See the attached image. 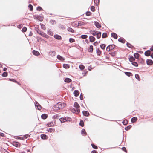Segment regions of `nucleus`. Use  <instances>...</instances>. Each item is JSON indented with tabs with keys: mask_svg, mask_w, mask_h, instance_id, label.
Returning <instances> with one entry per match:
<instances>
[{
	"mask_svg": "<svg viewBox=\"0 0 153 153\" xmlns=\"http://www.w3.org/2000/svg\"><path fill=\"white\" fill-rule=\"evenodd\" d=\"M137 120L138 119L137 117H134L131 118V123H134L136 122L137 121Z\"/></svg>",
	"mask_w": 153,
	"mask_h": 153,
	"instance_id": "23",
	"label": "nucleus"
},
{
	"mask_svg": "<svg viewBox=\"0 0 153 153\" xmlns=\"http://www.w3.org/2000/svg\"><path fill=\"white\" fill-rule=\"evenodd\" d=\"M59 120L61 123H63L67 121H71V119L68 117H61L59 119Z\"/></svg>",
	"mask_w": 153,
	"mask_h": 153,
	"instance_id": "1",
	"label": "nucleus"
},
{
	"mask_svg": "<svg viewBox=\"0 0 153 153\" xmlns=\"http://www.w3.org/2000/svg\"><path fill=\"white\" fill-rule=\"evenodd\" d=\"M131 62V64L135 67H137L138 66V64L136 62L133 61V62Z\"/></svg>",
	"mask_w": 153,
	"mask_h": 153,
	"instance_id": "41",
	"label": "nucleus"
},
{
	"mask_svg": "<svg viewBox=\"0 0 153 153\" xmlns=\"http://www.w3.org/2000/svg\"><path fill=\"white\" fill-rule=\"evenodd\" d=\"M54 38L56 39L61 40L62 39L61 36L58 34H56L54 35Z\"/></svg>",
	"mask_w": 153,
	"mask_h": 153,
	"instance_id": "19",
	"label": "nucleus"
},
{
	"mask_svg": "<svg viewBox=\"0 0 153 153\" xmlns=\"http://www.w3.org/2000/svg\"><path fill=\"white\" fill-rule=\"evenodd\" d=\"M106 45L105 44H101L100 45V46L101 49L102 50H104L105 48Z\"/></svg>",
	"mask_w": 153,
	"mask_h": 153,
	"instance_id": "37",
	"label": "nucleus"
},
{
	"mask_svg": "<svg viewBox=\"0 0 153 153\" xmlns=\"http://www.w3.org/2000/svg\"><path fill=\"white\" fill-rule=\"evenodd\" d=\"M67 30L69 32H70L71 33L74 32V30L71 27H69L67 28Z\"/></svg>",
	"mask_w": 153,
	"mask_h": 153,
	"instance_id": "58",
	"label": "nucleus"
},
{
	"mask_svg": "<svg viewBox=\"0 0 153 153\" xmlns=\"http://www.w3.org/2000/svg\"><path fill=\"white\" fill-rule=\"evenodd\" d=\"M11 144L13 146L16 147H19L21 146V144L17 141H13Z\"/></svg>",
	"mask_w": 153,
	"mask_h": 153,
	"instance_id": "3",
	"label": "nucleus"
},
{
	"mask_svg": "<svg viewBox=\"0 0 153 153\" xmlns=\"http://www.w3.org/2000/svg\"><path fill=\"white\" fill-rule=\"evenodd\" d=\"M15 137H15V138L16 139H20L23 140V137H19V136H15Z\"/></svg>",
	"mask_w": 153,
	"mask_h": 153,
	"instance_id": "64",
	"label": "nucleus"
},
{
	"mask_svg": "<svg viewBox=\"0 0 153 153\" xmlns=\"http://www.w3.org/2000/svg\"><path fill=\"white\" fill-rule=\"evenodd\" d=\"M126 45L127 47L130 48H132L134 47V46L131 44L127 42L126 43Z\"/></svg>",
	"mask_w": 153,
	"mask_h": 153,
	"instance_id": "30",
	"label": "nucleus"
},
{
	"mask_svg": "<svg viewBox=\"0 0 153 153\" xmlns=\"http://www.w3.org/2000/svg\"><path fill=\"white\" fill-rule=\"evenodd\" d=\"M134 56L131 55H129L128 56V59L129 60L130 62H132V60L133 59V58Z\"/></svg>",
	"mask_w": 153,
	"mask_h": 153,
	"instance_id": "51",
	"label": "nucleus"
},
{
	"mask_svg": "<svg viewBox=\"0 0 153 153\" xmlns=\"http://www.w3.org/2000/svg\"><path fill=\"white\" fill-rule=\"evenodd\" d=\"M34 104L36 108L38 107H39L40 108H41V105L37 102H35L34 103Z\"/></svg>",
	"mask_w": 153,
	"mask_h": 153,
	"instance_id": "52",
	"label": "nucleus"
},
{
	"mask_svg": "<svg viewBox=\"0 0 153 153\" xmlns=\"http://www.w3.org/2000/svg\"><path fill=\"white\" fill-rule=\"evenodd\" d=\"M30 137V135L28 134H25L23 136V140L24 139H27Z\"/></svg>",
	"mask_w": 153,
	"mask_h": 153,
	"instance_id": "53",
	"label": "nucleus"
},
{
	"mask_svg": "<svg viewBox=\"0 0 153 153\" xmlns=\"http://www.w3.org/2000/svg\"><path fill=\"white\" fill-rule=\"evenodd\" d=\"M81 133L83 136H85L87 134V133L84 129H82L81 131Z\"/></svg>",
	"mask_w": 153,
	"mask_h": 153,
	"instance_id": "27",
	"label": "nucleus"
},
{
	"mask_svg": "<svg viewBox=\"0 0 153 153\" xmlns=\"http://www.w3.org/2000/svg\"><path fill=\"white\" fill-rule=\"evenodd\" d=\"M132 127V126L131 125H129L125 128V130L126 131H128L130 130Z\"/></svg>",
	"mask_w": 153,
	"mask_h": 153,
	"instance_id": "39",
	"label": "nucleus"
},
{
	"mask_svg": "<svg viewBox=\"0 0 153 153\" xmlns=\"http://www.w3.org/2000/svg\"><path fill=\"white\" fill-rule=\"evenodd\" d=\"M49 53H50L51 56H53L55 55L56 52L55 51H52L50 52Z\"/></svg>",
	"mask_w": 153,
	"mask_h": 153,
	"instance_id": "55",
	"label": "nucleus"
},
{
	"mask_svg": "<svg viewBox=\"0 0 153 153\" xmlns=\"http://www.w3.org/2000/svg\"><path fill=\"white\" fill-rule=\"evenodd\" d=\"M57 58L62 61H63L65 59V58L59 55H58L57 56Z\"/></svg>",
	"mask_w": 153,
	"mask_h": 153,
	"instance_id": "20",
	"label": "nucleus"
},
{
	"mask_svg": "<svg viewBox=\"0 0 153 153\" xmlns=\"http://www.w3.org/2000/svg\"><path fill=\"white\" fill-rule=\"evenodd\" d=\"M37 16L38 17V20L40 21H43L44 19V16L42 14L38 15H37Z\"/></svg>",
	"mask_w": 153,
	"mask_h": 153,
	"instance_id": "8",
	"label": "nucleus"
},
{
	"mask_svg": "<svg viewBox=\"0 0 153 153\" xmlns=\"http://www.w3.org/2000/svg\"><path fill=\"white\" fill-rule=\"evenodd\" d=\"M57 103L58 104L59 110L64 108L66 105V104L64 102H59Z\"/></svg>",
	"mask_w": 153,
	"mask_h": 153,
	"instance_id": "2",
	"label": "nucleus"
},
{
	"mask_svg": "<svg viewBox=\"0 0 153 153\" xmlns=\"http://www.w3.org/2000/svg\"><path fill=\"white\" fill-rule=\"evenodd\" d=\"M117 50H116L113 52H110L109 53V54L113 57H114L116 56L117 53Z\"/></svg>",
	"mask_w": 153,
	"mask_h": 153,
	"instance_id": "15",
	"label": "nucleus"
},
{
	"mask_svg": "<svg viewBox=\"0 0 153 153\" xmlns=\"http://www.w3.org/2000/svg\"><path fill=\"white\" fill-rule=\"evenodd\" d=\"M118 41L123 44H124L126 41V40L123 37H120L118 39Z\"/></svg>",
	"mask_w": 153,
	"mask_h": 153,
	"instance_id": "14",
	"label": "nucleus"
},
{
	"mask_svg": "<svg viewBox=\"0 0 153 153\" xmlns=\"http://www.w3.org/2000/svg\"><path fill=\"white\" fill-rule=\"evenodd\" d=\"M32 53L33 55L37 56H39L40 54L39 52L35 50H33L32 51Z\"/></svg>",
	"mask_w": 153,
	"mask_h": 153,
	"instance_id": "17",
	"label": "nucleus"
},
{
	"mask_svg": "<svg viewBox=\"0 0 153 153\" xmlns=\"http://www.w3.org/2000/svg\"><path fill=\"white\" fill-rule=\"evenodd\" d=\"M111 37L115 39H117L118 37L117 34L114 32H113L111 33Z\"/></svg>",
	"mask_w": 153,
	"mask_h": 153,
	"instance_id": "21",
	"label": "nucleus"
},
{
	"mask_svg": "<svg viewBox=\"0 0 153 153\" xmlns=\"http://www.w3.org/2000/svg\"><path fill=\"white\" fill-rule=\"evenodd\" d=\"M125 74L128 76H133V74H132L130 72H124Z\"/></svg>",
	"mask_w": 153,
	"mask_h": 153,
	"instance_id": "29",
	"label": "nucleus"
},
{
	"mask_svg": "<svg viewBox=\"0 0 153 153\" xmlns=\"http://www.w3.org/2000/svg\"><path fill=\"white\" fill-rule=\"evenodd\" d=\"M93 45H91L88 47L87 51L88 52L92 53L93 52Z\"/></svg>",
	"mask_w": 153,
	"mask_h": 153,
	"instance_id": "6",
	"label": "nucleus"
},
{
	"mask_svg": "<svg viewBox=\"0 0 153 153\" xmlns=\"http://www.w3.org/2000/svg\"><path fill=\"white\" fill-rule=\"evenodd\" d=\"M79 124V126H81L83 127L84 126V122L83 120H82L80 119V123Z\"/></svg>",
	"mask_w": 153,
	"mask_h": 153,
	"instance_id": "36",
	"label": "nucleus"
},
{
	"mask_svg": "<svg viewBox=\"0 0 153 153\" xmlns=\"http://www.w3.org/2000/svg\"><path fill=\"white\" fill-rule=\"evenodd\" d=\"M8 73L6 71L3 72L1 74V76L4 77H6L8 76Z\"/></svg>",
	"mask_w": 153,
	"mask_h": 153,
	"instance_id": "43",
	"label": "nucleus"
},
{
	"mask_svg": "<svg viewBox=\"0 0 153 153\" xmlns=\"http://www.w3.org/2000/svg\"><path fill=\"white\" fill-rule=\"evenodd\" d=\"M83 115L85 117H88L90 115V114L87 111L83 110L82 111Z\"/></svg>",
	"mask_w": 153,
	"mask_h": 153,
	"instance_id": "13",
	"label": "nucleus"
},
{
	"mask_svg": "<svg viewBox=\"0 0 153 153\" xmlns=\"http://www.w3.org/2000/svg\"><path fill=\"white\" fill-rule=\"evenodd\" d=\"M69 41L71 43H72L75 42V40L72 38H70L69 39Z\"/></svg>",
	"mask_w": 153,
	"mask_h": 153,
	"instance_id": "57",
	"label": "nucleus"
},
{
	"mask_svg": "<svg viewBox=\"0 0 153 153\" xmlns=\"http://www.w3.org/2000/svg\"><path fill=\"white\" fill-rule=\"evenodd\" d=\"M109 46L111 48V50H112L115 49V47L116 46L114 44H110Z\"/></svg>",
	"mask_w": 153,
	"mask_h": 153,
	"instance_id": "44",
	"label": "nucleus"
},
{
	"mask_svg": "<svg viewBox=\"0 0 153 153\" xmlns=\"http://www.w3.org/2000/svg\"><path fill=\"white\" fill-rule=\"evenodd\" d=\"M40 25L41 28L42 29H43V30H45L46 29V27L44 24L40 23Z\"/></svg>",
	"mask_w": 153,
	"mask_h": 153,
	"instance_id": "45",
	"label": "nucleus"
},
{
	"mask_svg": "<svg viewBox=\"0 0 153 153\" xmlns=\"http://www.w3.org/2000/svg\"><path fill=\"white\" fill-rule=\"evenodd\" d=\"M108 36L107 33L106 32H104L103 33L102 35V38H105L107 37Z\"/></svg>",
	"mask_w": 153,
	"mask_h": 153,
	"instance_id": "50",
	"label": "nucleus"
},
{
	"mask_svg": "<svg viewBox=\"0 0 153 153\" xmlns=\"http://www.w3.org/2000/svg\"><path fill=\"white\" fill-rule=\"evenodd\" d=\"M146 64L148 65H151L153 64V61L152 59H147L146 60Z\"/></svg>",
	"mask_w": 153,
	"mask_h": 153,
	"instance_id": "7",
	"label": "nucleus"
},
{
	"mask_svg": "<svg viewBox=\"0 0 153 153\" xmlns=\"http://www.w3.org/2000/svg\"><path fill=\"white\" fill-rule=\"evenodd\" d=\"M71 81V80L69 78L66 77L64 79V81L66 83H69Z\"/></svg>",
	"mask_w": 153,
	"mask_h": 153,
	"instance_id": "28",
	"label": "nucleus"
},
{
	"mask_svg": "<svg viewBox=\"0 0 153 153\" xmlns=\"http://www.w3.org/2000/svg\"><path fill=\"white\" fill-rule=\"evenodd\" d=\"M63 67L65 69H68L69 68L70 66L68 64H63Z\"/></svg>",
	"mask_w": 153,
	"mask_h": 153,
	"instance_id": "33",
	"label": "nucleus"
},
{
	"mask_svg": "<svg viewBox=\"0 0 153 153\" xmlns=\"http://www.w3.org/2000/svg\"><path fill=\"white\" fill-rule=\"evenodd\" d=\"M59 106H58V104L56 103L55 105L53 106L52 107V108L54 111H57L59 110Z\"/></svg>",
	"mask_w": 153,
	"mask_h": 153,
	"instance_id": "12",
	"label": "nucleus"
},
{
	"mask_svg": "<svg viewBox=\"0 0 153 153\" xmlns=\"http://www.w3.org/2000/svg\"><path fill=\"white\" fill-rule=\"evenodd\" d=\"M9 81L14 82L15 83H17L18 85H20V83L17 81L15 79L13 78H9Z\"/></svg>",
	"mask_w": 153,
	"mask_h": 153,
	"instance_id": "16",
	"label": "nucleus"
},
{
	"mask_svg": "<svg viewBox=\"0 0 153 153\" xmlns=\"http://www.w3.org/2000/svg\"><path fill=\"white\" fill-rule=\"evenodd\" d=\"M28 7L29 8V10L30 11H32L33 10V7L31 4H29L28 5Z\"/></svg>",
	"mask_w": 153,
	"mask_h": 153,
	"instance_id": "48",
	"label": "nucleus"
},
{
	"mask_svg": "<svg viewBox=\"0 0 153 153\" xmlns=\"http://www.w3.org/2000/svg\"><path fill=\"white\" fill-rule=\"evenodd\" d=\"M79 91L77 90H75L73 92V94L76 97H78L79 94Z\"/></svg>",
	"mask_w": 153,
	"mask_h": 153,
	"instance_id": "18",
	"label": "nucleus"
},
{
	"mask_svg": "<svg viewBox=\"0 0 153 153\" xmlns=\"http://www.w3.org/2000/svg\"><path fill=\"white\" fill-rule=\"evenodd\" d=\"M96 53L98 56H100L102 53V51L100 50L99 48L96 49Z\"/></svg>",
	"mask_w": 153,
	"mask_h": 153,
	"instance_id": "24",
	"label": "nucleus"
},
{
	"mask_svg": "<svg viewBox=\"0 0 153 153\" xmlns=\"http://www.w3.org/2000/svg\"><path fill=\"white\" fill-rule=\"evenodd\" d=\"M135 77L137 80H138L139 81H140L141 79L138 74H136L135 75Z\"/></svg>",
	"mask_w": 153,
	"mask_h": 153,
	"instance_id": "47",
	"label": "nucleus"
},
{
	"mask_svg": "<svg viewBox=\"0 0 153 153\" xmlns=\"http://www.w3.org/2000/svg\"><path fill=\"white\" fill-rule=\"evenodd\" d=\"M88 36L86 35L83 34L81 35L79 37L81 38L82 39H85L87 38L88 37Z\"/></svg>",
	"mask_w": 153,
	"mask_h": 153,
	"instance_id": "49",
	"label": "nucleus"
},
{
	"mask_svg": "<svg viewBox=\"0 0 153 153\" xmlns=\"http://www.w3.org/2000/svg\"><path fill=\"white\" fill-rule=\"evenodd\" d=\"M90 9L92 12H94L95 11V7L94 6H91L90 7Z\"/></svg>",
	"mask_w": 153,
	"mask_h": 153,
	"instance_id": "59",
	"label": "nucleus"
},
{
	"mask_svg": "<svg viewBox=\"0 0 153 153\" xmlns=\"http://www.w3.org/2000/svg\"><path fill=\"white\" fill-rule=\"evenodd\" d=\"M85 25V23L82 21H79L78 23L77 26H81L82 25Z\"/></svg>",
	"mask_w": 153,
	"mask_h": 153,
	"instance_id": "32",
	"label": "nucleus"
},
{
	"mask_svg": "<svg viewBox=\"0 0 153 153\" xmlns=\"http://www.w3.org/2000/svg\"><path fill=\"white\" fill-rule=\"evenodd\" d=\"M79 68L80 70L82 71L85 68V66L82 64H80L79 66Z\"/></svg>",
	"mask_w": 153,
	"mask_h": 153,
	"instance_id": "42",
	"label": "nucleus"
},
{
	"mask_svg": "<svg viewBox=\"0 0 153 153\" xmlns=\"http://www.w3.org/2000/svg\"><path fill=\"white\" fill-rule=\"evenodd\" d=\"M100 0H94V4L96 6L99 5L100 3Z\"/></svg>",
	"mask_w": 153,
	"mask_h": 153,
	"instance_id": "34",
	"label": "nucleus"
},
{
	"mask_svg": "<svg viewBox=\"0 0 153 153\" xmlns=\"http://www.w3.org/2000/svg\"><path fill=\"white\" fill-rule=\"evenodd\" d=\"M137 61L139 63H140L142 65L145 64V60L142 58H140L137 59Z\"/></svg>",
	"mask_w": 153,
	"mask_h": 153,
	"instance_id": "4",
	"label": "nucleus"
},
{
	"mask_svg": "<svg viewBox=\"0 0 153 153\" xmlns=\"http://www.w3.org/2000/svg\"><path fill=\"white\" fill-rule=\"evenodd\" d=\"M36 9L37 11H39L44 10L43 8L40 6H38L36 7Z\"/></svg>",
	"mask_w": 153,
	"mask_h": 153,
	"instance_id": "46",
	"label": "nucleus"
},
{
	"mask_svg": "<svg viewBox=\"0 0 153 153\" xmlns=\"http://www.w3.org/2000/svg\"><path fill=\"white\" fill-rule=\"evenodd\" d=\"M122 124L124 125H126L128 124V121L127 119H125L122 122Z\"/></svg>",
	"mask_w": 153,
	"mask_h": 153,
	"instance_id": "35",
	"label": "nucleus"
},
{
	"mask_svg": "<svg viewBox=\"0 0 153 153\" xmlns=\"http://www.w3.org/2000/svg\"><path fill=\"white\" fill-rule=\"evenodd\" d=\"M54 130V129H53L52 128H47V131L49 132H53V131Z\"/></svg>",
	"mask_w": 153,
	"mask_h": 153,
	"instance_id": "56",
	"label": "nucleus"
},
{
	"mask_svg": "<svg viewBox=\"0 0 153 153\" xmlns=\"http://www.w3.org/2000/svg\"><path fill=\"white\" fill-rule=\"evenodd\" d=\"M97 31L96 30H91L89 31V32L91 33V34L93 35V36H95L97 34Z\"/></svg>",
	"mask_w": 153,
	"mask_h": 153,
	"instance_id": "31",
	"label": "nucleus"
},
{
	"mask_svg": "<svg viewBox=\"0 0 153 153\" xmlns=\"http://www.w3.org/2000/svg\"><path fill=\"white\" fill-rule=\"evenodd\" d=\"M89 41L91 42H94L96 40V38L93 36H89Z\"/></svg>",
	"mask_w": 153,
	"mask_h": 153,
	"instance_id": "11",
	"label": "nucleus"
},
{
	"mask_svg": "<svg viewBox=\"0 0 153 153\" xmlns=\"http://www.w3.org/2000/svg\"><path fill=\"white\" fill-rule=\"evenodd\" d=\"M94 25L96 27L98 28H100L101 27V25L98 22L95 21L94 22Z\"/></svg>",
	"mask_w": 153,
	"mask_h": 153,
	"instance_id": "9",
	"label": "nucleus"
},
{
	"mask_svg": "<svg viewBox=\"0 0 153 153\" xmlns=\"http://www.w3.org/2000/svg\"><path fill=\"white\" fill-rule=\"evenodd\" d=\"M55 124V121L54 122H53V121H52L46 124V126L48 127H52V126H54Z\"/></svg>",
	"mask_w": 153,
	"mask_h": 153,
	"instance_id": "5",
	"label": "nucleus"
},
{
	"mask_svg": "<svg viewBox=\"0 0 153 153\" xmlns=\"http://www.w3.org/2000/svg\"><path fill=\"white\" fill-rule=\"evenodd\" d=\"M48 117V115L45 113L43 114L41 116V118L44 120L46 119Z\"/></svg>",
	"mask_w": 153,
	"mask_h": 153,
	"instance_id": "22",
	"label": "nucleus"
},
{
	"mask_svg": "<svg viewBox=\"0 0 153 153\" xmlns=\"http://www.w3.org/2000/svg\"><path fill=\"white\" fill-rule=\"evenodd\" d=\"M76 109L75 108L72 107L70 108V110L73 113H76Z\"/></svg>",
	"mask_w": 153,
	"mask_h": 153,
	"instance_id": "63",
	"label": "nucleus"
},
{
	"mask_svg": "<svg viewBox=\"0 0 153 153\" xmlns=\"http://www.w3.org/2000/svg\"><path fill=\"white\" fill-rule=\"evenodd\" d=\"M73 106L76 108H79L80 107V105L78 103L76 102H74Z\"/></svg>",
	"mask_w": 153,
	"mask_h": 153,
	"instance_id": "25",
	"label": "nucleus"
},
{
	"mask_svg": "<svg viewBox=\"0 0 153 153\" xmlns=\"http://www.w3.org/2000/svg\"><path fill=\"white\" fill-rule=\"evenodd\" d=\"M59 118V115L58 114H56L53 116V119H58Z\"/></svg>",
	"mask_w": 153,
	"mask_h": 153,
	"instance_id": "60",
	"label": "nucleus"
},
{
	"mask_svg": "<svg viewBox=\"0 0 153 153\" xmlns=\"http://www.w3.org/2000/svg\"><path fill=\"white\" fill-rule=\"evenodd\" d=\"M27 28L26 27L24 26L22 28L21 31L23 32H25L27 31Z\"/></svg>",
	"mask_w": 153,
	"mask_h": 153,
	"instance_id": "62",
	"label": "nucleus"
},
{
	"mask_svg": "<svg viewBox=\"0 0 153 153\" xmlns=\"http://www.w3.org/2000/svg\"><path fill=\"white\" fill-rule=\"evenodd\" d=\"M47 34L49 35L52 36L53 34V33L50 30V29H48L47 30Z\"/></svg>",
	"mask_w": 153,
	"mask_h": 153,
	"instance_id": "40",
	"label": "nucleus"
},
{
	"mask_svg": "<svg viewBox=\"0 0 153 153\" xmlns=\"http://www.w3.org/2000/svg\"><path fill=\"white\" fill-rule=\"evenodd\" d=\"M41 138L42 140H47L48 138V136L45 134H42L40 135Z\"/></svg>",
	"mask_w": 153,
	"mask_h": 153,
	"instance_id": "10",
	"label": "nucleus"
},
{
	"mask_svg": "<svg viewBox=\"0 0 153 153\" xmlns=\"http://www.w3.org/2000/svg\"><path fill=\"white\" fill-rule=\"evenodd\" d=\"M85 13L86 16H89L91 15L92 13L90 11H87L85 12Z\"/></svg>",
	"mask_w": 153,
	"mask_h": 153,
	"instance_id": "54",
	"label": "nucleus"
},
{
	"mask_svg": "<svg viewBox=\"0 0 153 153\" xmlns=\"http://www.w3.org/2000/svg\"><path fill=\"white\" fill-rule=\"evenodd\" d=\"M140 55L137 53V52L134 54V58H136L137 59L139 58V57Z\"/></svg>",
	"mask_w": 153,
	"mask_h": 153,
	"instance_id": "38",
	"label": "nucleus"
},
{
	"mask_svg": "<svg viewBox=\"0 0 153 153\" xmlns=\"http://www.w3.org/2000/svg\"><path fill=\"white\" fill-rule=\"evenodd\" d=\"M91 146H92V148L94 149H98L97 146L94 143H91Z\"/></svg>",
	"mask_w": 153,
	"mask_h": 153,
	"instance_id": "61",
	"label": "nucleus"
},
{
	"mask_svg": "<svg viewBox=\"0 0 153 153\" xmlns=\"http://www.w3.org/2000/svg\"><path fill=\"white\" fill-rule=\"evenodd\" d=\"M144 54L146 56H149L151 54V52H149V50H146Z\"/></svg>",
	"mask_w": 153,
	"mask_h": 153,
	"instance_id": "26",
	"label": "nucleus"
}]
</instances>
